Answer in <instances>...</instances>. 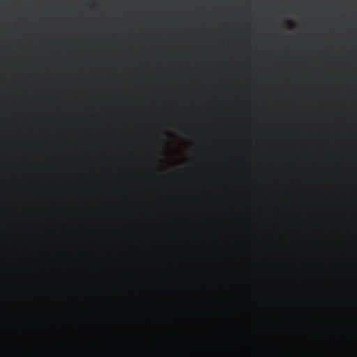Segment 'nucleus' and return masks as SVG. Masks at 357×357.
Masks as SVG:
<instances>
[{"label": "nucleus", "instance_id": "nucleus-5", "mask_svg": "<svg viewBox=\"0 0 357 357\" xmlns=\"http://www.w3.org/2000/svg\"><path fill=\"white\" fill-rule=\"evenodd\" d=\"M126 5H127V3H126V2H120V3H119V6H120L121 8H126Z\"/></svg>", "mask_w": 357, "mask_h": 357}, {"label": "nucleus", "instance_id": "nucleus-3", "mask_svg": "<svg viewBox=\"0 0 357 357\" xmlns=\"http://www.w3.org/2000/svg\"><path fill=\"white\" fill-rule=\"evenodd\" d=\"M234 8L236 10H244L248 8V1H243L239 3L234 5Z\"/></svg>", "mask_w": 357, "mask_h": 357}, {"label": "nucleus", "instance_id": "nucleus-6", "mask_svg": "<svg viewBox=\"0 0 357 357\" xmlns=\"http://www.w3.org/2000/svg\"><path fill=\"white\" fill-rule=\"evenodd\" d=\"M306 6V2L305 1H302L301 3V8H305Z\"/></svg>", "mask_w": 357, "mask_h": 357}, {"label": "nucleus", "instance_id": "nucleus-7", "mask_svg": "<svg viewBox=\"0 0 357 357\" xmlns=\"http://www.w3.org/2000/svg\"><path fill=\"white\" fill-rule=\"evenodd\" d=\"M301 22H313L312 21H302ZM320 22H331L330 21H321Z\"/></svg>", "mask_w": 357, "mask_h": 357}, {"label": "nucleus", "instance_id": "nucleus-4", "mask_svg": "<svg viewBox=\"0 0 357 357\" xmlns=\"http://www.w3.org/2000/svg\"><path fill=\"white\" fill-rule=\"evenodd\" d=\"M96 4H97L96 2L86 3V6L89 7L91 9H93V8H95Z\"/></svg>", "mask_w": 357, "mask_h": 357}, {"label": "nucleus", "instance_id": "nucleus-1", "mask_svg": "<svg viewBox=\"0 0 357 357\" xmlns=\"http://www.w3.org/2000/svg\"><path fill=\"white\" fill-rule=\"evenodd\" d=\"M150 22H254L253 21H150ZM255 22H257L256 21ZM262 22H295L292 20L286 21H263Z\"/></svg>", "mask_w": 357, "mask_h": 357}, {"label": "nucleus", "instance_id": "nucleus-9", "mask_svg": "<svg viewBox=\"0 0 357 357\" xmlns=\"http://www.w3.org/2000/svg\"><path fill=\"white\" fill-rule=\"evenodd\" d=\"M287 25H291V26H293V25H296L295 24H287Z\"/></svg>", "mask_w": 357, "mask_h": 357}, {"label": "nucleus", "instance_id": "nucleus-2", "mask_svg": "<svg viewBox=\"0 0 357 357\" xmlns=\"http://www.w3.org/2000/svg\"><path fill=\"white\" fill-rule=\"evenodd\" d=\"M161 3H159L158 2H153V1H144V2H138L137 3V6L140 8H151L153 7H158Z\"/></svg>", "mask_w": 357, "mask_h": 357}, {"label": "nucleus", "instance_id": "nucleus-8", "mask_svg": "<svg viewBox=\"0 0 357 357\" xmlns=\"http://www.w3.org/2000/svg\"><path fill=\"white\" fill-rule=\"evenodd\" d=\"M313 6L316 7L317 6V2H314L313 3Z\"/></svg>", "mask_w": 357, "mask_h": 357}]
</instances>
